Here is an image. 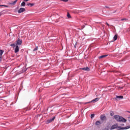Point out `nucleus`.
I'll use <instances>...</instances> for the list:
<instances>
[{"mask_svg": "<svg viewBox=\"0 0 130 130\" xmlns=\"http://www.w3.org/2000/svg\"><path fill=\"white\" fill-rule=\"evenodd\" d=\"M61 2H64V3H68L69 0H60Z\"/></svg>", "mask_w": 130, "mask_h": 130, "instance_id": "bb28decb", "label": "nucleus"}, {"mask_svg": "<svg viewBox=\"0 0 130 130\" xmlns=\"http://www.w3.org/2000/svg\"><path fill=\"white\" fill-rule=\"evenodd\" d=\"M1 7H5V8H9V6L8 5H1Z\"/></svg>", "mask_w": 130, "mask_h": 130, "instance_id": "cd10ccee", "label": "nucleus"}, {"mask_svg": "<svg viewBox=\"0 0 130 130\" xmlns=\"http://www.w3.org/2000/svg\"><path fill=\"white\" fill-rule=\"evenodd\" d=\"M1 2H2V0H0V3H1Z\"/></svg>", "mask_w": 130, "mask_h": 130, "instance_id": "c03bdc74", "label": "nucleus"}, {"mask_svg": "<svg viewBox=\"0 0 130 130\" xmlns=\"http://www.w3.org/2000/svg\"><path fill=\"white\" fill-rule=\"evenodd\" d=\"M19 46H16L14 52L15 53H17V52H19Z\"/></svg>", "mask_w": 130, "mask_h": 130, "instance_id": "9b49d317", "label": "nucleus"}, {"mask_svg": "<svg viewBox=\"0 0 130 130\" xmlns=\"http://www.w3.org/2000/svg\"><path fill=\"white\" fill-rule=\"evenodd\" d=\"M17 4V1L15 0L13 3H9V5H11L12 6H15Z\"/></svg>", "mask_w": 130, "mask_h": 130, "instance_id": "a211bd4d", "label": "nucleus"}, {"mask_svg": "<svg viewBox=\"0 0 130 130\" xmlns=\"http://www.w3.org/2000/svg\"><path fill=\"white\" fill-rule=\"evenodd\" d=\"M8 124H9V123L8 122L1 123V125H3L2 126V127H5V126H7Z\"/></svg>", "mask_w": 130, "mask_h": 130, "instance_id": "4468645a", "label": "nucleus"}, {"mask_svg": "<svg viewBox=\"0 0 130 130\" xmlns=\"http://www.w3.org/2000/svg\"><path fill=\"white\" fill-rule=\"evenodd\" d=\"M127 20H128L127 18H122L121 21H127Z\"/></svg>", "mask_w": 130, "mask_h": 130, "instance_id": "393cba45", "label": "nucleus"}, {"mask_svg": "<svg viewBox=\"0 0 130 130\" xmlns=\"http://www.w3.org/2000/svg\"><path fill=\"white\" fill-rule=\"evenodd\" d=\"M117 11V10H115V11H114L113 13V14H114L115 13H116V12Z\"/></svg>", "mask_w": 130, "mask_h": 130, "instance_id": "473e14b6", "label": "nucleus"}, {"mask_svg": "<svg viewBox=\"0 0 130 130\" xmlns=\"http://www.w3.org/2000/svg\"><path fill=\"white\" fill-rule=\"evenodd\" d=\"M2 15H1V14L0 13V16H1Z\"/></svg>", "mask_w": 130, "mask_h": 130, "instance_id": "37998d69", "label": "nucleus"}, {"mask_svg": "<svg viewBox=\"0 0 130 130\" xmlns=\"http://www.w3.org/2000/svg\"><path fill=\"white\" fill-rule=\"evenodd\" d=\"M121 126H124V124H121Z\"/></svg>", "mask_w": 130, "mask_h": 130, "instance_id": "c9c22d12", "label": "nucleus"}, {"mask_svg": "<svg viewBox=\"0 0 130 130\" xmlns=\"http://www.w3.org/2000/svg\"><path fill=\"white\" fill-rule=\"evenodd\" d=\"M10 46H11L12 47H13V48H15V47H16V45L15 44H12L10 45Z\"/></svg>", "mask_w": 130, "mask_h": 130, "instance_id": "5701e85b", "label": "nucleus"}, {"mask_svg": "<svg viewBox=\"0 0 130 130\" xmlns=\"http://www.w3.org/2000/svg\"><path fill=\"white\" fill-rule=\"evenodd\" d=\"M105 8H106L107 9H110V8H109V7H108V6H105Z\"/></svg>", "mask_w": 130, "mask_h": 130, "instance_id": "c756f323", "label": "nucleus"}, {"mask_svg": "<svg viewBox=\"0 0 130 130\" xmlns=\"http://www.w3.org/2000/svg\"><path fill=\"white\" fill-rule=\"evenodd\" d=\"M108 55H103L99 57V58L101 59V58H104V57H106Z\"/></svg>", "mask_w": 130, "mask_h": 130, "instance_id": "f3484780", "label": "nucleus"}, {"mask_svg": "<svg viewBox=\"0 0 130 130\" xmlns=\"http://www.w3.org/2000/svg\"><path fill=\"white\" fill-rule=\"evenodd\" d=\"M114 41L117 40V35H115L113 37Z\"/></svg>", "mask_w": 130, "mask_h": 130, "instance_id": "6ab92c4d", "label": "nucleus"}, {"mask_svg": "<svg viewBox=\"0 0 130 130\" xmlns=\"http://www.w3.org/2000/svg\"><path fill=\"white\" fill-rule=\"evenodd\" d=\"M67 17L69 19H71L72 18V16H71V14H70V13L68 12L67 13Z\"/></svg>", "mask_w": 130, "mask_h": 130, "instance_id": "412c9836", "label": "nucleus"}, {"mask_svg": "<svg viewBox=\"0 0 130 130\" xmlns=\"http://www.w3.org/2000/svg\"><path fill=\"white\" fill-rule=\"evenodd\" d=\"M4 50H0V62L2 61V59L3 58V53H4Z\"/></svg>", "mask_w": 130, "mask_h": 130, "instance_id": "6e6552de", "label": "nucleus"}, {"mask_svg": "<svg viewBox=\"0 0 130 130\" xmlns=\"http://www.w3.org/2000/svg\"><path fill=\"white\" fill-rule=\"evenodd\" d=\"M74 47L76 48V45L74 46Z\"/></svg>", "mask_w": 130, "mask_h": 130, "instance_id": "a19ab883", "label": "nucleus"}, {"mask_svg": "<svg viewBox=\"0 0 130 130\" xmlns=\"http://www.w3.org/2000/svg\"><path fill=\"white\" fill-rule=\"evenodd\" d=\"M126 112H128V113H130V111H126Z\"/></svg>", "mask_w": 130, "mask_h": 130, "instance_id": "e433bc0d", "label": "nucleus"}, {"mask_svg": "<svg viewBox=\"0 0 130 130\" xmlns=\"http://www.w3.org/2000/svg\"><path fill=\"white\" fill-rule=\"evenodd\" d=\"M80 70H82L83 71H86L87 72H89L90 68L89 67H85V68H80Z\"/></svg>", "mask_w": 130, "mask_h": 130, "instance_id": "1a4fd4ad", "label": "nucleus"}, {"mask_svg": "<svg viewBox=\"0 0 130 130\" xmlns=\"http://www.w3.org/2000/svg\"><path fill=\"white\" fill-rule=\"evenodd\" d=\"M117 98L119 99H123V96L122 95H117L116 98H115V100H117Z\"/></svg>", "mask_w": 130, "mask_h": 130, "instance_id": "f8f14e48", "label": "nucleus"}, {"mask_svg": "<svg viewBox=\"0 0 130 130\" xmlns=\"http://www.w3.org/2000/svg\"><path fill=\"white\" fill-rule=\"evenodd\" d=\"M114 118L118 122H126V119L125 118L118 115H114Z\"/></svg>", "mask_w": 130, "mask_h": 130, "instance_id": "f257e3e1", "label": "nucleus"}, {"mask_svg": "<svg viewBox=\"0 0 130 130\" xmlns=\"http://www.w3.org/2000/svg\"><path fill=\"white\" fill-rule=\"evenodd\" d=\"M129 121H130V117H129Z\"/></svg>", "mask_w": 130, "mask_h": 130, "instance_id": "ea45409f", "label": "nucleus"}, {"mask_svg": "<svg viewBox=\"0 0 130 130\" xmlns=\"http://www.w3.org/2000/svg\"><path fill=\"white\" fill-rule=\"evenodd\" d=\"M110 114L111 116H113V115H114V113L113 112V111H111L110 112Z\"/></svg>", "mask_w": 130, "mask_h": 130, "instance_id": "4be33fe9", "label": "nucleus"}, {"mask_svg": "<svg viewBox=\"0 0 130 130\" xmlns=\"http://www.w3.org/2000/svg\"><path fill=\"white\" fill-rule=\"evenodd\" d=\"M95 116V114H91L90 115V118H91V119H93V118Z\"/></svg>", "mask_w": 130, "mask_h": 130, "instance_id": "b1692460", "label": "nucleus"}, {"mask_svg": "<svg viewBox=\"0 0 130 130\" xmlns=\"http://www.w3.org/2000/svg\"><path fill=\"white\" fill-rule=\"evenodd\" d=\"M106 25H107V26H110L109 24H108L107 22H106Z\"/></svg>", "mask_w": 130, "mask_h": 130, "instance_id": "7c9ffc66", "label": "nucleus"}, {"mask_svg": "<svg viewBox=\"0 0 130 130\" xmlns=\"http://www.w3.org/2000/svg\"><path fill=\"white\" fill-rule=\"evenodd\" d=\"M40 115H41L40 114H38V115H37V116H39H39H40Z\"/></svg>", "mask_w": 130, "mask_h": 130, "instance_id": "58836bf2", "label": "nucleus"}, {"mask_svg": "<svg viewBox=\"0 0 130 130\" xmlns=\"http://www.w3.org/2000/svg\"><path fill=\"white\" fill-rule=\"evenodd\" d=\"M16 2H18V0H15Z\"/></svg>", "mask_w": 130, "mask_h": 130, "instance_id": "79ce46f5", "label": "nucleus"}, {"mask_svg": "<svg viewBox=\"0 0 130 130\" xmlns=\"http://www.w3.org/2000/svg\"><path fill=\"white\" fill-rule=\"evenodd\" d=\"M100 98H97L96 99H94L91 101V102H97V101H99V100Z\"/></svg>", "mask_w": 130, "mask_h": 130, "instance_id": "dca6fc26", "label": "nucleus"}, {"mask_svg": "<svg viewBox=\"0 0 130 130\" xmlns=\"http://www.w3.org/2000/svg\"><path fill=\"white\" fill-rule=\"evenodd\" d=\"M100 119L102 121H106L107 120V118H106V115L105 114H103L100 116Z\"/></svg>", "mask_w": 130, "mask_h": 130, "instance_id": "7ed1b4c3", "label": "nucleus"}, {"mask_svg": "<svg viewBox=\"0 0 130 130\" xmlns=\"http://www.w3.org/2000/svg\"><path fill=\"white\" fill-rule=\"evenodd\" d=\"M22 42H23V41L21 39H18L16 41V46H18V45H21V44H22Z\"/></svg>", "mask_w": 130, "mask_h": 130, "instance_id": "423d86ee", "label": "nucleus"}, {"mask_svg": "<svg viewBox=\"0 0 130 130\" xmlns=\"http://www.w3.org/2000/svg\"><path fill=\"white\" fill-rule=\"evenodd\" d=\"M104 130H109L108 128H105Z\"/></svg>", "mask_w": 130, "mask_h": 130, "instance_id": "72a5a7b5", "label": "nucleus"}, {"mask_svg": "<svg viewBox=\"0 0 130 130\" xmlns=\"http://www.w3.org/2000/svg\"><path fill=\"white\" fill-rule=\"evenodd\" d=\"M25 6H26V3L25 2H22V3L21 4V6L25 7Z\"/></svg>", "mask_w": 130, "mask_h": 130, "instance_id": "aec40b11", "label": "nucleus"}, {"mask_svg": "<svg viewBox=\"0 0 130 130\" xmlns=\"http://www.w3.org/2000/svg\"><path fill=\"white\" fill-rule=\"evenodd\" d=\"M84 105H86V104H88V103L87 102L84 103Z\"/></svg>", "mask_w": 130, "mask_h": 130, "instance_id": "f704fd0d", "label": "nucleus"}, {"mask_svg": "<svg viewBox=\"0 0 130 130\" xmlns=\"http://www.w3.org/2000/svg\"><path fill=\"white\" fill-rule=\"evenodd\" d=\"M0 7H2V5H0Z\"/></svg>", "mask_w": 130, "mask_h": 130, "instance_id": "a18cd8bd", "label": "nucleus"}, {"mask_svg": "<svg viewBox=\"0 0 130 130\" xmlns=\"http://www.w3.org/2000/svg\"><path fill=\"white\" fill-rule=\"evenodd\" d=\"M28 70V68L26 69V67H23L21 71V73H25Z\"/></svg>", "mask_w": 130, "mask_h": 130, "instance_id": "ddd939ff", "label": "nucleus"}, {"mask_svg": "<svg viewBox=\"0 0 130 130\" xmlns=\"http://www.w3.org/2000/svg\"><path fill=\"white\" fill-rule=\"evenodd\" d=\"M51 111H52V110H51Z\"/></svg>", "mask_w": 130, "mask_h": 130, "instance_id": "49530a36", "label": "nucleus"}, {"mask_svg": "<svg viewBox=\"0 0 130 130\" xmlns=\"http://www.w3.org/2000/svg\"><path fill=\"white\" fill-rule=\"evenodd\" d=\"M35 3H27L26 6H30V7H33L34 6H35Z\"/></svg>", "mask_w": 130, "mask_h": 130, "instance_id": "2eb2a0df", "label": "nucleus"}, {"mask_svg": "<svg viewBox=\"0 0 130 130\" xmlns=\"http://www.w3.org/2000/svg\"><path fill=\"white\" fill-rule=\"evenodd\" d=\"M24 12H26V9L24 8H21L18 10V14H21V13H24Z\"/></svg>", "mask_w": 130, "mask_h": 130, "instance_id": "39448f33", "label": "nucleus"}, {"mask_svg": "<svg viewBox=\"0 0 130 130\" xmlns=\"http://www.w3.org/2000/svg\"><path fill=\"white\" fill-rule=\"evenodd\" d=\"M95 125H96L98 127H100V125H101V121H96L95 123Z\"/></svg>", "mask_w": 130, "mask_h": 130, "instance_id": "0eeeda50", "label": "nucleus"}, {"mask_svg": "<svg viewBox=\"0 0 130 130\" xmlns=\"http://www.w3.org/2000/svg\"><path fill=\"white\" fill-rule=\"evenodd\" d=\"M0 14H1V15H2V14H3V11L1 12H0Z\"/></svg>", "mask_w": 130, "mask_h": 130, "instance_id": "4c0bfd02", "label": "nucleus"}, {"mask_svg": "<svg viewBox=\"0 0 130 130\" xmlns=\"http://www.w3.org/2000/svg\"><path fill=\"white\" fill-rule=\"evenodd\" d=\"M38 49V46L36 47L35 49H34L33 51H36Z\"/></svg>", "mask_w": 130, "mask_h": 130, "instance_id": "a878e982", "label": "nucleus"}, {"mask_svg": "<svg viewBox=\"0 0 130 130\" xmlns=\"http://www.w3.org/2000/svg\"><path fill=\"white\" fill-rule=\"evenodd\" d=\"M54 119H55V116L53 117V118L48 119L46 122L47 124H48V123H50V122H52V121H53Z\"/></svg>", "mask_w": 130, "mask_h": 130, "instance_id": "20e7f679", "label": "nucleus"}, {"mask_svg": "<svg viewBox=\"0 0 130 130\" xmlns=\"http://www.w3.org/2000/svg\"><path fill=\"white\" fill-rule=\"evenodd\" d=\"M119 127H121V126H118V124L116 123L114 125H112V126L110 127V130H112V129H115V128H119L120 129V128Z\"/></svg>", "mask_w": 130, "mask_h": 130, "instance_id": "f03ea898", "label": "nucleus"}, {"mask_svg": "<svg viewBox=\"0 0 130 130\" xmlns=\"http://www.w3.org/2000/svg\"><path fill=\"white\" fill-rule=\"evenodd\" d=\"M120 128V129H128V128H130V125L126 126V127H119Z\"/></svg>", "mask_w": 130, "mask_h": 130, "instance_id": "9d476101", "label": "nucleus"}, {"mask_svg": "<svg viewBox=\"0 0 130 130\" xmlns=\"http://www.w3.org/2000/svg\"><path fill=\"white\" fill-rule=\"evenodd\" d=\"M119 88L122 89H123V87H119Z\"/></svg>", "mask_w": 130, "mask_h": 130, "instance_id": "2f4dec72", "label": "nucleus"}, {"mask_svg": "<svg viewBox=\"0 0 130 130\" xmlns=\"http://www.w3.org/2000/svg\"><path fill=\"white\" fill-rule=\"evenodd\" d=\"M92 102H92V101L88 102H87V104H90V103H92Z\"/></svg>", "mask_w": 130, "mask_h": 130, "instance_id": "c85d7f7f", "label": "nucleus"}]
</instances>
